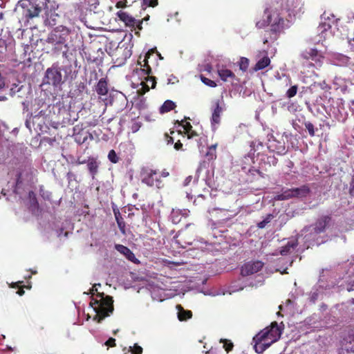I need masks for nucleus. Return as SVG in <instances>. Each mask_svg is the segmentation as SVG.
<instances>
[{
    "mask_svg": "<svg viewBox=\"0 0 354 354\" xmlns=\"http://www.w3.org/2000/svg\"><path fill=\"white\" fill-rule=\"evenodd\" d=\"M264 17L266 19L263 21H257V27L261 28L265 26L270 25V29L266 31L263 44L268 43L269 41H275L278 38V33L280 32L284 27V19L276 10L266 8L264 10Z\"/></svg>",
    "mask_w": 354,
    "mask_h": 354,
    "instance_id": "obj_1",
    "label": "nucleus"
},
{
    "mask_svg": "<svg viewBox=\"0 0 354 354\" xmlns=\"http://www.w3.org/2000/svg\"><path fill=\"white\" fill-rule=\"evenodd\" d=\"M326 223H315V224L310 225L307 228H305L302 231V234L299 235L297 238L292 237L290 239L287 243L282 246L280 248L279 253L283 256H286L288 254H290L294 252L299 245L298 239L301 236H304V239H306L308 241H311L312 239L315 240V236L324 232L326 227Z\"/></svg>",
    "mask_w": 354,
    "mask_h": 354,
    "instance_id": "obj_2",
    "label": "nucleus"
},
{
    "mask_svg": "<svg viewBox=\"0 0 354 354\" xmlns=\"http://www.w3.org/2000/svg\"><path fill=\"white\" fill-rule=\"evenodd\" d=\"M68 35V31L65 28L53 29L46 40V43L51 46L47 53L53 55H58L62 53L63 56L66 57L68 46L66 41Z\"/></svg>",
    "mask_w": 354,
    "mask_h": 354,
    "instance_id": "obj_3",
    "label": "nucleus"
},
{
    "mask_svg": "<svg viewBox=\"0 0 354 354\" xmlns=\"http://www.w3.org/2000/svg\"><path fill=\"white\" fill-rule=\"evenodd\" d=\"M113 301L111 297L104 293H97L96 298H92L90 306L96 313L95 320L100 322L104 317L109 316L113 311Z\"/></svg>",
    "mask_w": 354,
    "mask_h": 354,
    "instance_id": "obj_4",
    "label": "nucleus"
},
{
    "mask_svg": "<svg viewBox=\"0 0 354 354\" xmlns=\"http://www.w3.org/2000/svg\"><path fill=\"white\" fill-rule=\"evenodd\" d=\"M115 217V221H124V220H138L142 215V221H146L147 217L144 216V210L134 206H125L121 209L113 207Z\"/></svg>",
    "mask_w": 354,
    "mask_h": 354,
    "instance_id": "obj_5",
    "label": "nucleus"
},
{
    "mask_svg": "<svg viewBox=\"0 0 354 354\" xmlns=\"http://www.w3.org/2000/svg\"><path fill=\"white\" fill-rule=\"evenodd\" d=\"M158 171L152 169H143L140 173L142 183L149 187L156 186L158 189L164 187L163 181L158 176Z\"/></svg>",
    "mask_w": 354,
    "mask_h": 354,
    "instance_id": "obj_6",
    "label": "nucleus"
},
{
    "mask_svg": "<svg viewBox=\"0 0 354 354\" xmlns=\"http://www.w3.org/2000/svg\"><path fill=\"white\" fill-rule=\"evenodd\" d=\"M37 170L30 165H26L20 169L17 175L16 186L21 187L23 185H30L34 183V178Z\"/></svg>",
    "mask_w": 354,
    "mask_h": 354,
    "instance_id": "obj_7",
    "label": "nucleus"
},
{
    "mask_svg": "<svg viewBox=\"0 0 354 354\" xmlns=\"http://www.w3.org/2000/svg\"><path fill=\"white\" fill-rule=\"evenodd\" d=\"M62 82L61 68L57 64H53L51 67L47 68L44 78V83L57 86Z\"/></svg>",
    "mask_w": 354,
    "mask_h": 354,
    "instance_id": "obj_8",
    "label": "nucleus"
},
{
    "mask_svg": "<svg viewBox=\"0 0 354 354\" xmlns=\"http://www.w3.org/2000/svg\"><path fill=\"white\" fill-rule=\"evenodd\" d=\"M281 335V329L276 322L271 324L270 327H266L257 334V339L263 338L268 340L270 343L277 342Z\"/></svg>",
    "mask_w": 354,
    "mask_h": 354,
    "instance_id": "obj_9",
    "label": "nucleus"
},
{
    "mask_svg": "<svg viewBox=\"0 0 354 354\" xmlns=\"http://www.w3.org/2000/svg\"><path fill=\"white\" fill-rule=\"evenodd\" d=\"M225 109V104L223 102H221L219 100H216L212 102L211 111V124L213 128H216V126L220 124L221 121V115Z\"/></svg>",
    "mask_w": 354,
    "mask_h": 354,
    "instance_id": "obj_10",
    "label": "nucleus"
},
{
    "mask_svg": "<svg viewBox=\"0 0 354 354\" xmlns=\"http://www.w3.org/2000/svg\"><path fill=\"white\" fill-rule=\"evenodd\" d=\"M301 57L306 60H311L309 65L316 68L321 67L323 63L324 57L315 48H310L302 53Z\"/></svg>",
    "mask_w": 354,
    "mask_h": 354,
    "instance_id": "obj_11",
    "label": "nucleus"
},
{
    "mask_svg": "<svg viewBox=\"0 0 354 354\" xmlns=\"http://www.w3.org/2000/svg\"><path fill=\"white\" fill-rule=\"evenodd\" d=\"M48 3H49V0H31V7L28 9V17L30 18L38 17L42 10H48Z\"/></svg>",
    "mask_w": 354,
    "mask_h": 354,
    "instance_id": "obj_12",
    "label": "nucleus"
},
{
    "mask_svg": "<svg viewBox=\"0 0 354 354\" xmlns=\"http://www.w3.org/2000/svg\"><path fill=\"white\" fill-rule=\"evenodd\" d=\"M263 263L261 261H250L245 263L241 270L242 276H248L258 272L262 269Z\"/></svg>",
    "mask_w": 354,
    "mask_h": 354,
    "instance_id": "obj_13",
    "label": "nucleus"
},
{
    "mask_svg": "<svg viewBox=\"0 0 354 354\" xmlns=\"http://www.w3.org/2000/svg\"><path fill=\"white\" fill-rule=\"evenodd\" d=\"M29 199V209L32 214L39 216L41 214L42 209H41L38 203L35 193L33 191L28 192Z\"/></svg>",
    "mask_w": 354,
    "mask_h": 354,
    "instance_id": "obj_14",
    "label": "nucleus"
},
{
    "mask_svg": "<svg viewBox=\"0 0 354 354\" xmlns=\"http://www.w3.org/2000/svg\"><path fill=\"white\" fill-rule=\"evenodd\" d=\"M344 348L354 353V328L348 330L342 340Z\"/></svg>",
    "mask_w": 354,
    "mask_h": 354,
    "instance_id": "obj_15",
    "label": "nucleus"
},
{
    "mask_svg": "<svg viewBox=\"0 0 354 354\" xmlns=\"http://www.w3.org/2000/svg\"><path fill=\"white\" fill-rule=\"evenodd\" d=\"M257 335H256L253 338V341L254 342V348L257 353L261 354L263 353L272 344V343L268 340H266L263 337L259 339H257Z\"/></svg>",
    "mask_w": 354,
    "mask_h": 354,
    "instance_id": "obj_16",
    "label": "nucleus"
},
{
    "mask_svg": "<svg viewBox=\"0 0 354 354\" xmlns=\"http://www.w3.org/2000/svg\"><path fill=\"white\" fill-rule=\"evenodd\" d=\"M117 16L120 21L125 24L127 26H129V28H135L136 25V19L127 12L120 10L117 12Z\"/></svg>",
    "mask_w": 354,
    "mask_h": 354,
    "instance_id": "obj_17",
    "label": "nucleus"
},
{
    "mask_svg": "<svg viewBox=\"0 0 354 354\" xmlns=\"http://www.w3.org/2000/svg\"><path fill=\"white\" fill-rule=\"evenodd\" d=\"M189 214V210L187 209H173L170 218L172 221H181L183 219H187Z\"/></svg>",
    "mask_w": 354,
    "mask_h": 354,
    "instance_id": "obj_18",
    "label": "nucleus"
},
{
    "mask_svg": "<svg viewBox=\"0 0 354 354\" xmlns=\"http://www.w3.org/2000/svg\"><path fill=\"white\" fill-rule=\"evenodd\" d=\"M95 91L99 95H106L109 93L106 78H101L95 85Z\"/></svg>",
    "mask_w": 354,
    "mask_h": 354,
    "instance_id": "obj_19",
    "label": "nucleus"
},
{
    "mask_svg": "<svg viewBox=\"0 0 354 354\" xmlns=\"http://www.w3.org/2000/svg\"><path fill=\"white\" fill-rule=\"evenodd\" d=\"M337 286L339 290H346L348 292L353 291L354 290V280H351L349 277H346L337 282Z\"/></svg>",
    "mask_w": 354,
    "mask_h": 354,
    "instance_id": "obj_20",
    "label": "nucleus"
},
{
    "mask_svg": "<svg viewBox=\"0 0 354 354\" xmlns=\"http://www.w3.org/2000/svg\"><path fill=\"white\" fill-rule=\"evenodd\" d=\"M294 198H305L310 192V188L308 185H304L299 187L292 188Z\"/></svg>",
    "mask_w": 354,
    "mask_h": 354,
    "instance_id": "obj_21",
    "label": "nucleus"
},
{
    "mask_svg": "<svg viewBox=\"0 0 354 354\" xmlns=\"http://www.w3.org/2000/svg\"><path fill=\"white\" fill-rule=\"evenodd\" d=\"M77 127H74V140L77 144L82 145L88 140V131L80 129L77 132Z\"/></svg>",
    "mask_w": 354,
    "mask_h": 354,
    "instance_id": "obj_22",
    "label": "nucleus"
},
{
    "mask_svg": "<svg viewBox=\"0 0 354 354\" xmlns=\"http://www.w3.org/2000/svg\"><path fill=\"white\" fill-rule=\"evenodd\" d=\"M218 74L224 82L227 81L229 79L231 80H236L235 74L231 70L226 68H222L218 70Z\"/></svg>",
    "mask_w": 354,
    "mask_h": 354,
    "instance_id": "obj_23",
    "label": "nucleus"
},
{
    "mask_svg": "<svg viewBox=\"0 0 354 354\" xmlns=\"http://www.w3.org/2000/svg\"><path fill=\"white\" fill-rule=\"evenodd\" d=\"M217 146H218V143H215V144L212 145L207 147L205 156V158L207 159V160H208L209 162L214 161L216 159V158H217V154H216Z\"/></svg>",
    "mask_w": 354,
    "mask_h": 354,
    "instance_id": "obj_24",
    "label": "nucleus"
},
{
    "mask_svg": "<svg viewBox=\"0 0 354 354\" xmlns=\"http://www.w3.org/2000/svg\"><path fill=\"white\" fill-rule=\"evenodd\" d=\"M272 151L276 152L279 155H283L286 153V149L284 144H282L279 142L274 141L273 143H271L268 147Z\"/></svg>",
    "mask_w": 354,
    "mask_h": 354,
    "instance_id": "obj_25",
    "label": "nucleus"
},
{
    "mask_svg": "<svg viewBox=\"0 0 354 354\" xmlns=\"http://www.w3.org/2000/svg\"><path fill=\"white\" fill-rule=\"evenodd\" d=\"M98 163L96 160L93 158H89L87 162L88 169L92 176L93 178H95V175L98 171Z\"/></svg>",
    "mask_w": 354,
    "mask_h": 354,
    "instance_id": "obj_26",
    "label": "nucleus"
},
{
    "mask_svg": "<svg viewBox=\"0 0 354 354\" xmlns=\"http://www.w3.org/2000/svg\"><path fill=\"white\" fill-rule=\"evenodd\" d=\"M270 64V58L266 55L260 59L254 65L253 70L254 71H258L260 70H263Z\"/></svg>",
    "mask_w": 354,
    "mask_h": 354,
    "instance_id": "obj_27",
    "label": "nucleus"
},
{
    "mask_svg": "<svg viewBox=\"0 0 354 354\" xmlns=\"http://www.w3.org/2000/svg\"><path fill=\"white\" fill-rule=\"evenodd\" d=\"M292 198H294L292 188L286 189L281 194H277L274 196L275 201H285Z\"/></svg>",
    "mask_w": 354,
    "mask_h": 354,
    "instance_id": "obj_28",
    "label": "nucleus"
},
{
    "mask_svg": "<svg viewBox=\"0 0 354 354\" xmlns=\"http://www.w3.org/2000/svg\"><path fill=\"white\" fill-rule=\"evenodd\" d=\"M150 56V53H147L145 56V59L142 61L144 62V64H142L141 62L138 61V64L140 65V71L145 75H149L151 73V68L150 66L148 64V58Z\"/></svg>",
    "mask_w": 354,
    "mask_h": 354,
    "instance_id": "obj_29",
    "label": "nucleus"
},
{
    "mask_svg": "<svg viewBox=\"0 0 354 354\" xmlns=\"http://www.w3.org/2000/svg\"><path fill=\"white\" fill-rule=\"evenodd\" d=\"M176 308L178 310V317L180 321L187 320L192 317V312L185 310L181 306L177 305Z\"/></svg>",
    "mask_w": 354,
    "mask_h": 354,
    "instance_id": "obj_30",
    "label": "nucleus"
},
{
    "mask_svg": "<svg viewBox=\"0 0 354 354\" xmlns=\"http://www.w3.org/2000/svg\"><path fill=\"white\" fill-rule=\"evenodd\" d=\"M115 248L118 251L124 254L128 259L133 261V259L135 258L134 254L127 247L122 245H116Z\"/></svg>",
    "mask_w": 354,
    "mask_h": 354,
    "instance_id": "obj_31",
    "label": "nucleus"
},
{
    "mask_svg": "<svg viewBox=\"0 0 354 354\" xmlns=\"http://www.w3.org/2000/svg\"><path fill=\"white\" fill-rule=\"evenodd\" d=\"M175 103L171 100H166L160 108V112L161 113H167L176 108Z\"/></svg>",
    "mask_w": 354,
    "mask_h": 354,
    "instance_id": "obj_32",
    "label": "nucleus"
},
{
    "mask_svg": "<svg viewBox=\"0 0 354 354\" xmlns=\"http://www.w3.org/2000/svg\"><path fill=\"white\" fill-rule=\"evenodd\" d=\"M122 351L124 352V354H128L129 353H131V354H142V348L138 344H135L133 346H129L128 348H124Z\"/></svg>",
    "mask_w": 354,
    "mask_h": 354,
    "instance_id": "obj_33",
    "label": "nucleus"
},
{
    "mask_svg": "<svg viewBox=\"0 0 354 354\" xmlns=\"http://www.w3.org/2000/svg\"><path fill=\"white\" fill-rule=\"evenodd\" d=\"M239 68L241 71H243V72H245L249 66V59L246 57H241V59L239 62Z\"/></svg>",
    "mask_w": 354,
    "mask_h": 354,
    "instance_id": "obj_34",
    "label": "nucleus"
},
{
    "mask_svg": "<svg viewBox=\"0 0 354 354\" xmlns=\"http://www.w3.org/2000/svg\"><path fill=\"white\" fill-rule=\"evenodd\" d=\"M298 86L297 85L292 86L287 91H286V97L288 98H292L295 97L297 93Z\"/></svg>",
    "mask_w": 354,
    "mask_h": 354,
    "instance_id": "obj_35",
    "label": "nucleus"
},
{
    "mask_svg": "<svg viewBox=\"0 0 354 354\" xmlns=\"http://www.w3.org/2000/svg\"><path fill=\"white\" fill-rule=\"evenodd\" d=\"M304 126L306 129L308 130L309 135L311 137L315 136V127L313 123L310 122H305Z\"/></svg>",
    "mask_w": 354,
    "mask_h": 354,
    "instance_id": "obj_36",
    "label": "nucleus"
},
{
    "mask_svg": "<svg viewBox=\"0 0 354 354\" xmlns=\"http://www.w3.org/2000/svg\"><path fill=\"white\" fill-rule=\"evenodd\" d=\"M201 80L202 81L203 83H204L205 85H207L209 87L214 88V87L216 86V83L214 81H213L203 75H201Z\"/></svg>",
    "mask_w": 354,
    "mask_h": 354,
    "instance_id": "obj_37",
    "label": "nucleus"
},
{
    "mask_svg": "<svg viewBox=\"0 0 354 354\" xmlns=\"http://www.w3.org/2000/svg\"><path fill=\"white\" fill-rule=\"evenodd\" d=\"M108 158L113 163H117L119 160V158L113 149L109 152Z\"/></svg>",
    "mask_w": 354,
    "mask_h": 354,
    "instance_id": "obj_38",
    "label": "nucleus"
},
{
    "mask_svg": "<svg viewBox=\"0 0 354 354\" xmlns=\"http://www.w3.org/2000/svg\"><path fill=\"white\" fill-rule=\"evenodd\" d=\"M177 122L183 127L184 131H185V132H184L185 134H186L188 132H189V131H192V124L189 122H185L184 124V121L183 120H181L180 122L177 121Z\"/></svg>",
    "mask_w": 354,
    "mask_h": 354,
    "instance_id": "obj_39",
    "label": "nucleus"
},
{
    "mask_svg": "<svg viewBox=\"0 0 354 354\" xmlns=\"http://www.w3.org/2000/svg\"><path fill=\"white\" fill-rule=\"evenodd\" d=\"M91 10L96 9L99 6L98 0H86Z\"/></svg>",
    "mask_w": 354,
    "mask_h": 354,
    "instance_id": "obj_40",
    "label": "nucleus"
},
{
    "mask_svg": "<svg viewBox=\"0 0 354 354\" xmlns=\"http://www.w3.org/2000/svg\"><path fill=\"white\" fill-rule=\"evenodd\" d=\"M141 85H142V88H141V89L140 91V93L142 94V95H143V94L146 93L147 92H148L150 90V88H151L147 82H141Z\"/></svg>",
    "mask_w": 354,
    "mask_h": 354,
    "instance_id": "obj_41",
    "label": "nucleus"
},
{
    "mask_svg": "<svg viewBox=\"0 0 354 354\" xmlns=\"http://www.w3.org/2000/svg\"><path fill=\"white\" fill-rule=\"evenodd\" d=\"M146 82H149V84H151V88H154L156 85V77L153 76H147V77L145 78Z\"/></svg>",
    "mask_w": 354,
    "mask_h": 354,
    "instance_id": "obj_42",
    "label": "nucleus"
},
{
    "mask_svg": "<svg viewBox=\"0 0 354 354\" xmlns=\"http://www.w3.org/2000/svg\"><path fill=\"white\" fill-rule=\"evenodd\" d=\"M348 193L351 196H354V172L353 174L351 176V181L349 183V189H348Z\"/></svg>",
    "mask_w": 354,
    "mask_h": 354,
    "instance_id": "obj_43",
    "label": "nucleus"
},
{
    "mask_svg": "<svg viewBox=\"0 0 354 354\" xmlns=\"http://www.w3.org/2000/svg\"><path fill=\"white\" fill-rule=\"evenodd\" d=\"M77 214L79 215H84V216L88 215L89 214L88 206L87 205H85L82 209H79L77 211Z\"/></svg>",
    "mask_w": 354,
    "mask_h": 354,
    "instance_id": "obj_44",
    "label": "nucleus"
},
{
    "mask_svg": "<svg viewBox=\"0 0 354 354\" xmlns=\"http://www.w3.org/2000/svg\"><path fill=\"white\" fill-rule=\"evenodd\" d=\"M143 3L145 5L151 7H155L158 5V0H143Z\"/></svg>",
    "mask_w": 354,
    "mask_h": 354,
    "instance_id": "obj_45",
    "label": "nucleus"
},
{
    "mask_svg": "<svg viewBox=\"0 0 354 354\" xmlns=\"http://www.w3.org/2000/svg\"><path fill=\"white\" fill-rule=\"evenodd\" d=\"M225 344L223 345V347L225 348V350L228 353L230 352V351L232 350L233 348V344L232 342H227V340H225L224 341Z\"/></svg>",
    "mask_w": 354,
    "mask_h": 354,
    "instance_id": "obj_46",
    "label": "nucleus"
},
{
    "mask_svg": "<svg viewBox=\"0 0 354 354\" xmlns=\"http://www.w3.org/2000/svg\"><path fill=\"white\" fill-rule=\"evenodd\" d=\"M165 139L167 145L175 143L174 137L169 136L168 133L165 134Z\"/></svg>",
    "mask_w": 354,
    "mask_h": 354,
    "instance_id": "obj_47",
    "label": "nucleus"
},
{
    "mask_svg": "<svg viewBox=\"0 0 354 354\" xmlns=\"http://www.w3.org/2000/svg\"><path fill=\"white\" fill-rule=\"evenodd\" d=\"M183 144L182 142H180V140H178L175 143H174V149L176 150V151H180V150H183Z\"/></svg>",
    "mask_w": 354,
    "mask_h": 354,
    "instance_id": "obj_48",
    "label": "nucleus"
},
{
    "mask_svg": "<svg viewBox=\"0 0 354 354\" xmlns=\"http://www.w3.org/2000/svg\"><path fill=\"white\" fill-rule=\"evenodd\" d=\"M97 286H100V283H95V284H94L93 286L90 290V292H84V294H86V295H88V294L94 295L95 292H97V289L96 288Z\"/></svg>",
    "mask_w": 354,
    "mask_h": 354,
    "instance_id": "obj_49",
    "label": "nucleus"
},
{
    "mask_svg": "<svg viewBox=\"0 0 354 354\" xmlns=\"http://www.w3.org/2000/svg\"><path fill=\"white\" fill-rule=\"evenodd\" d=\"M106 345L113 347L115 346V339L114 338L110 337L106 342Z\"/></svg>",
    "mask_w": 354,
    "mask_h": 354,
    "instance_id": "obj_50",
    "label": "nucleus"
},
{
    "mask_svg": "<svg viewBox=\"0 0 354 354\" xmlns=\"http://www.w3.org/2000/svg\"><path fill=\"white\" fill-rule=\"evenodd\" d=\"M169 176V173L166 169H164V170H162V171H160V172H159V171H158V178H160L161 177H162V178H166V177H167V176Z\"/></svg>",
    "mask_w": 354,
    "mask_h": 354,
    "instance_id": "obj_51",
    "label": "nucleus"
},
{
    "mask_svg": "<svg viewBox=\"0 0 354 354\" xmlns=\"http://www.w3.org/2000/svg\"><path fill=\"white\" fill-rule=\"evenodd\" d=\"M142 21H140V20H136V25L135 26V28H131V30H141L142 28Z\"/></svg>",
    "mask_w": 354,
    "mask_h": 354,
    "instance_id": "obj_52",
    "label": "nucleus"
},
{
    "mask_svg": "<svg viewBox=\"0 0 354 354\" xmlns=\"http://www.w3.org/2000/svg\"><path fill=\"white\" fill-rule=\"evenodd\" d=\"M50 195L51 194L48 192H44L43 193H41V196L45 200H50Z\"/></svg>",
    "mask_w": 354,
    "mask_h": 354,
    "instance_id": "obj_53",
    "label": "nucleus"
},
{
    "mask_svg": "<svg viewBox=\"0 0 354 354\" xmlns=\"http://www.w3.org/2000/svg\"><path fill=\"white\" fill-rule=\"evenodd\" d=\"M186 134L187 135V138H189V139H191V138L198 136L197 133L195 131H193L192 129V131H189V132H188Z\"/></svg>",
    "mask_w": 354,
    "mask_h": 354,
    "instance_id": "obj_54",
    "label": "nucleus"
},
{
    "mask_svg": "<svg viewBox=\"0 0 354 354\" xmlns=\"http://www.w3.org/2000/svg\"><path fill=\"white\" fill-rule=\"evenodd\" d=\"M126 3H127V1H120L117 2L115 6L118 8H124L126 6Z\"/></svg>",
    "mask_w": 354,
    "mask_h": 354,
    "instance_id": "obj_55",
    "label": "nucleus"
},
{
    "mask_svg": "<svg viewBox=\"0 0 354 354\" xmlns=\"http://www.w3.org/2000/svg\"><path fill=\"white\" fill-rule=\"evenodd\" d=\"M118 225V227L122 232V234L125 233L124 227H125V223H117Z\"/></svg>",
    "mask_w": 354,
    "mask_h": 354,
    "instance_id": "obj_56",
    "label": "nucleus"
},
{
    "mask_svg": "<svg viewBox=\"0 0 354 354\" xmlns=\"http://www.w3.org/2000/svg\"><path fill=\"white\" fill-rule=\"evenodd\" d=\"M67 179L70 182L73 178H75V174L71 171H69L66 174Z\"/></svg>",
    "mask_w": 354,
    "mask_h": 354,
    "instance_id": "obj_57",
    "label": "nucleus"
},
{
    "mask_svg": "<svg viewBox=\"0 0 354 354\" xmlns=\"http://www.w3.org/2000/svg\"><path fill=\"white\" fill-rule=\"evenodd\" d=\"M77 162V165H82V164L86 163V161L85 160H80V158H78V159L77 160V162Z\"/></svg>",
    "mask_w": 354,
    "mask_h": 354,
    "instance_id": "obj_58",
    "label": "nucleus"
},
{
    "mask_svg": "<svg viewBox=\"0 0 354 354\" xmlns=\"http://www.w3.org/2000/svg\"><path fill=\"white\" fill-rule=\"evenodd\" d=\"M259 228H263L266 227L267 223H257Z\"/></svg>",
    "mask_w": 354,
    "mask_h": 354,
    "instance_id": "obj_59",
    "label": "nucleus"
},
{
    "mask_svg": "<svg viewBox=\"0 0 354 354\" xmlns=\"http://www.w3.org/2000/svg\"><path fill=\"white\" fill-rule=\"evenodd\" d=\"M350 353V351H347L344 348L339 353V354H351Z\"/></svg>",
    "mask_w": 354,
    "mask_h": 354,
    "instance_id": "obj_60",
    "label": "nucleus"
},
{
    "mask_svg": "<svg viewBox=\"0 0 354 354\" xmlns=\"http://www.w3.org/2000/svg\"><path fill=\"white\" fill-rule=\"evenodd\" d=\"M88 138H89L91 140H93L94 139L93 134H92L91 133H89V132L88 131Z\"/></svg>",
    "mask_w": 354,
    "mask_h": 354,
    "instance_id": "obj_61",
    "label": "nucleus"
},
{
    "mask_svg": "<svg viewBox=\"0 0 354 354\" xmlns=\"http://www.w3.org/2000/svg\"><path fill=\"white\" fill-rule=\"evenodd\" d=\"M272 158V162L273 165H276L277 162V159L275 158L274 156L271 158Z\"/></svg>",
    "mask_w": 354,
    "mask_h": 354,
    "instance_id": "obj_62",
    "label": "nucleus"
},
{
    "mask_svg": "<svg viewBox=\"0 0 354 354\" xmlns=\"http://www.w3.org/2000/svg\"><path fill=\"white\" fill-rule=\"evenodd\" d=\"M17 293H18L20 296H21V295H23L24 294V290L23 289H20V290H19L17 291Z\"/></svg>",
    "mask_w": 354,
    "mask_h": 354,
    "instance_id": "obj_63",
    "label": "nucleus"
},
{
    "mask_svg": "<svg viewBox=\"0 0 354 354\" xmlns=\"http://www.w3.org/2000/svg\"><path fill=\"white\" fill-rule=\"evenodd\" d=\"M63 232V228L60 227L59 231H57V236H60Z\"/></svg>",
    "mask_w": 354,
    "mask_h": 354,
    "instance_id": "obj_64",
    "label": "nucleus"
}]
</instances>
